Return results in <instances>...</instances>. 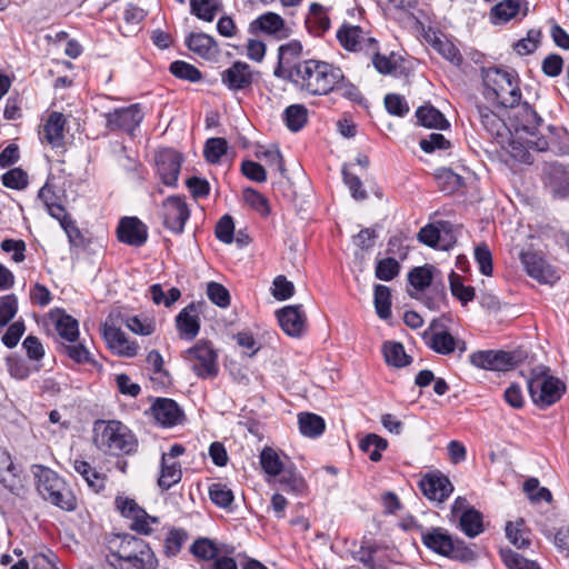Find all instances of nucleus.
<instances>
[{
	"label": "nucleus",
	"instance_id": "f257e3e1",
	"mask_svg": "<svg viewBox=\"0 0 569 569\" xmlns=\"http://www.w3.org/2000/svg\"><path fill=\"white\" fill-rule=\"evenodd\" d=\"M290 83L310 96H327L342 80V70L327 61L306 59L290 66Z\"/></svg>",
	"mask_w": 569,
	"mask_h": 569
},
{
	"label": "nucleus",
	"instance_id": "f03ea898",
	"mask_svg": "<svg viewBox=\"0 0 569 569\" xmlns=\"http://www.w3.org/2000/svg\"><path fill=\"white\" fill-rule=\"evenodd\" d=\"M93 443L106 455H133L138 440L132 431L119 420H97L93 423Z\"/></svg>",
	"mask_w": 569,
	"mask_h": 569
},
{
	"label": "nucleus",
	"instance_id": "7ed1b4c3",
	"mask_svg": "<svg viewBox=\"0 0 569 569\" xmlns=\"http://www.w3.org/2000/svg\"><path fill=\"white\" fill-rule=\"evenodd\" d=\"M111 557L119 563L118 566L108 559L109 563L116 569H124V565L134 569H156L158 559L149 545L140 538L131 535H121L117 540L110 542Z\"/></svg>",
	"mask_w": 569,
	"mask_h": 569
},
{
	"label": "nucleus",
	"instance_id": "20e7f679",
	"mask_svg": "<svg viewBox=\"0 0 569 569\" xmlns=\"http://www.w3.org/2000/svg\"><path fill=\"white\" fill-rule=\"evenodd\" d=\"M32 473L37 492L44 501L67 512L78 508L73 491L56 471L41 465H33Z\"/></svg>",
	"mask_w": 569,
	"mask_h": 569
},
{
	"label": "nucleus",
	"instance_id": "39448f33",
	"mask_svg": "<svg viewBox=\"0 0 569 569\" xmlns=\"http://www.w3.org/2000/svg\"><path fill=\"white\" fill-rule=\"evenodd\" d=\"M485 97L508 108L521 100L519 78L515 70L491 67L482 69Z\"/></svg>",
	"mask_w": 569,
	"mask_h": 569
},
{
	"label": "nucleus",
	"instance_id": "423d86ee",
	"mask_svg": "<svg viewBox=\"0 0 569 569\" xmlns=\"http://www.w3.org/2000/svg\"><path fill=\"white\" fill-rule=\"evenodd\" d=\"M419 530L423 546L437 555L461 562H470L477 558L472 548L442 527L426 529L420 526Z\"/></svg>",
	"mask_w": 569,
	"mask_h": 569
},
{
	"label": "nucleus",
	"instance_id": "0eeeda50",
	"mask_svg": "<svg viewBox=\"0 0 569 569\" xmlns=\"http://www.w3.org/2000/svg\"><path fill=\"white\" fill-rule=\"evenodd\" d=\"M549 368L537 366L531 369L527 388L532 402L539 409H547L558 402L566 392V385L549 373Z\"/></svg>",
	"mask_w": 569,
	"mask_h": 569
},
{
	"label": "nucleus",
	"instance_id": "6e6552de",
	"mask_svg": "<svg viewBox=\"0 0 569 569\" xmlns=\"http://www.w3.org/2000/svg\"><path fill=\"white\" fill-rule=\"evenodd\" d=\"M182 358L189 363L194 375L201 379H213L219 373L218 353L209 341H198L182 352Z\"/></svg>",
	"mask_w": 569,
	"mask_h": 569
},
{
	"label": "nucleus",
	"instance_id": "1a4fd4ad",
	"mask_svg": "<svg viewBox=\"0 0 569 569\" xmlns=\"http://www.w3.org/2000/svg\"><path fill=\"white\" fill-rule=\"evenodd\" d=\"M114 503L121 516L131 521L130 529L141 536H150L152 526L160 522L158 517L150 516L131 498L117 497Z\"/></svg>",
	"mask_w": 569,
	"mask_h": 569
},
{
	"label": "nucleus",
	"instance_id": "9d476101",
	"mask_svg": "<svg viewBox=\"0 0 569 569\" xmlns=\"http://www.w3.org/2000/svg\"><path fill=\"white\" fill-rule=\"evenodd\" d=\"M106 126L111 131H123L133 134V131L143 120V112L140 104L118 108L104 114Z\"/></svg>",
	"mask_w": 569,
	"mask_h": 569
},
{
	"label": "nucleus",
	"instance_id": "9b49d317",
	"mask_svg": "<svg viewBox=\"0 0 569 569\" xmlns=\"http://www.w3.org/2000/svg\"><path fill=\"white\" fill-rule=\"evenodd\" d=\"M422 339L426 346L438 355H451L457 348V338L447 330L441 319H433L431 321L428 329L423 332Z\"/></svg>",
	"mask_w": 569,
	"mask_h": 569
},
{
	"label": "nucleus",
	"instance_id": "f8f14e48",
	"mask_svg": "<svg viewBox=\"0 0 569 569\" xmlns=\"http://www.w3.org/2000/svg\"><path fill=\"white\" fill-rule=\"evenodd\" d=\"M221 83L231 91H247L251 89L259 76L258 71L242 61H234L228 69L221 72Z\"/></svg>",
	"mask_w": 569,
	"mask_h": 569
},
{
	"label": "nucleus",
	"instance_id": "ddd939ff",
	"mask_svg": "<svg viewBox=\"0 0 569 569\" xmlns=\"http://www.w3.org/2000/svg\"><path fill=\"white\" fill-rule=\"evenodd\" d=\"M161 214L167 229L174 233H182L190 211L183 198L170 196L162 202Z\"/></svg>",
	"mask_w": 569,
	"mask_h": 569
},
{
	"label": "nucleus",
	"instance_id": "4468645a",
	"mask_svg": "<svg viewBox=\"0 0 569 569\" xmlns=\"http://www.w3.org/2000/svg\"><path fill=\"white\" fill-rule=\"evenodd\" d=\"M509 108L512 109L509 121L517 133L535 136L538 132L543 120L532 106L519 101L515 107Z\"/></svg>",
	"mask_w": 569,
	"mask_h": 569
},
{
	"label": "nucleus",
	"instance_id": "2eb2a0df",
	"mask_svg": "<svg viewBox=\"0 0 569 569\" xmlns=\"http://www.w3.org/2000/svg\"><path fill=\"white\" fill-rule=\"evenodd\" d=\"M182 164V156L173 149L160 151L156 158L157 172L163 184L176 187Z\"/></svg>",
	"mask_w": 569,
	"mask_h": 569
},
{
	"label": "nucleus",
	"instance_id": "dca6fc26",
	"mask_svg": "<svg viewBox=\"0 0 569 569\" xmlns=\"http://www.w3.org/2000/svg\"><path fill=\"white\" fill-rule=\"evenodd\" d=\"M281 329L290 337L299 338L306 330L307 316L301 305L286 306L276 311Z\"/></svg>",
	"mask_w": 569,
	"mask_h": 569
},
{
	"label": "nucleus",
	"instance_id": "f3484780",
	"mask_svg": "<svg viewBox=\"0 0 569 569\" xmlns=\"http://www.w3.org/2000/svg\"><path fill=\"white\" fill-rule=\"evenodd\" d=\"M470 363L477 368L495 371L508 370L513 366V356L507 351L481 350L472 352Z\"/></svg>",
	"mask_w": 569,
	"mask_h": 569
},
{
	"label": "nucleus",
	"instance_id": "a211bd4d",
	"mask_svg": "<svg viewBox=\"0 0 569 569\" xmlns=\"http://www.w3.org/2000/svg\"><path fill=\"white\" fill-rule=\"evenodd\" d=\"M520 260L528 276L539 282L553 283L559 279L556 270L536 252H521Z\"/></svg>",
	"mask_w": 569,
	"mask_h": 569
},
{
	"label": "nucleus",
	"instance_id": "6ab92c4d",
	"mask_svg": "<svg viewBox=\"0 0 569 569\" xmlns=\"http://www.w3.org/2000/svg\"><path fill=\"white\" fill-rule=\"evenodd\" d=\"M337 39L348 51H369L376 49V40L368 37L359 26H341L337 31Z\"/></svg>",
	"mask_w": 569,
	"mask_h": 569
},
{
	"label": "nucleus",
	"instance_id": "aec40b11",
	"mask_svg": "<svg viewBox=\"0 0 569 569\" xmlns=\"http://www.w3.org/2000/svg\"><path fill=\"white\" fill-rule=\"evenodd\" d=\"M120 242L131 247H141L148 240V227L137 217H124L117 228Z\"/></svg>",
	"mask_w": 569,
	"mask_h": 569
},
{
	"label": "nucleus",
	"instance_id": "412c9836",
	"mask_svg": "<svg viewBox=\"0 0 569 569\" xmlns=\"http://www.w3.org/2000/svg\"><path fill=\"white\" fill-rule=\"evenodd\" d=\"M0 483L14 496L24 492V486L20 477L18 466L13 463L11 455L0 448Z\"/></svg>",
	"mask_w": 569,
	"mask_h": 569
},
{
	"label": "nucleus",
	"instance_id": "4be33fe9",
	"mask_svg": "<svg viewBox=\"0 0 569 569\" xmlns=\"http://www.w3.org/2000/svg\"><path fill=\"white\" fill-rule=\"evenodd\" d=\"M422 493L432 501L443 502L453 491V486L448 477L441 473H429L419 482Z\"/></svg>",
	"mask_w": 569,
	"mask_h": 569
},
{
	"label": "nucleus",
	"instance_id": "5701e85b",
	"mask_svg": "<svg viewBox=\"0 0 569 569\" xmlns=\"http://www.w3.org/2000/svg\"><path fill=\"white\" fill-rule=\"evenodd\" d=\"M152 417L162 427H173L183 419V411L180 406L169 398H157L151 408Z\"/></svg>",
	"mask_w": 569,
	"mask_h": 569
},
{
	"label": "nucleus",
	"instance_id": "b1692460",
	"mask_svg": "<svg viewBox=\"0 0 569 569\" xmlns=\"http://www.w3.org/2000/svg\"><path fill=\"white\" fill-rule=\"evenodd\" d=\"M248 31L251 34L264 33L276 36L278 39L288 37L283 18L274 12H266L252 20Z\"/></svg>",
	"mask_w": 569,
	"mask_h": 569
},
{
	"label": "nucleus",
	"instance_id": "393cba45",
	"mask_svg": "<svg viewBox=\"0 0 569 569\" xmlns=\"http://www.w3.org/2000/svg\"><path fill=\"white\" fill-rule=\"evenodd\" d=\"M176 327L181 338L192 340L200 330L198 307L191 302L176 317Z\"/></svg>",
	"mask_w": 569,
	"mask_h": 569
},
{
	"label": "nucleus",
	"instance_id": "a878e982",
	"mask_svg": "<svg viewBox=\"0 0 569 569\" xmlns=\"http://www.w3.org/2000/svg\"><path fill=\"white\" fill-rule=\"evenodd\" d=\"M66 119L61 112L53 111L49 114L42 130L39 132L41 141H46L53 148L62 147L64 139Z\"/></svg>",
	"mask_w": 569,
	"mask_h": 569
},
{
	"label": "nucleus",
	"instance_id": "bb28decb",
	"mask_svg": "<svg viewBox=\"0 0 569 569\" xmlns=\"http://www.w3.org/2000/svg\"><path fill=\"white\" fill-rule=\"evenodd\" d=\"M104 339L111 350L122 357H134L138 353V345L130 341L119 328L110 326L104 328Z\"/></svg>",
	"mask_w": 569,
	"mask_h": 569
},
{
	"label": "nucleus",
	"instance_id": "cd10ccee",
	"mask_svg": "<svg viewBox=\"0 0 569 569\" xmlns=\"http://www.w3.org/2000/svg\"><path fill=\"white\" fill-rule=\"evenodd\" d=\"M184 43L190 51L206 60H213L219 52L214 38L203 32L190 33Z\"/></svg>",
	"mask_w": 569,
	"mask_h": 569
},
{
	"label": "nucleus",
	"instance_id": "c85d7f7f",
	"mask_svg": "<svg viewBox=\"0 0 569 569\" xmlns=\"http://www.w3.org/2000/svg\"><path fill=\"white\" fill-rule=\"evenodd\" d=\"M547 187L555 199L569 198V167L552 164L548 171Z\"/></svg>",
	"mask_w": 569,
	"mask_h": 569
},
{
	"label": "nucleus",
	"instance_id": "c756f323",
	"mask_svg": "<svg viewBox=\"0 0 569 569\" xmlns=\"http://www.w3.org/2000/svg\"><path fill=\"white\" fill-rule=\"evenodd\" d=\"M440 271L432 264L426 263L415 267L408 272L409 283L418 291H423L431 286Z\"/></svg>",
	"mask_w": 569,
	"mask_h": 569
},
{
	"label": "nucleus",
	"instance_id": "7c9ffc66",
	"mask_svg": "<svg viewBox=\"0 0 569 569\" xmlns=\"http://www.w3.org/2000/svg\"><path fill=\"white\" fill-rule=\"evenodd\" d=\"M306 27L311 34L317 37L323 34L329 29L330 20L321 4L316 2L310 4L309 13L306 18Z\"/></svg>",
	"mask_w": 569,
	"mask_h": 569
},
{
	"label": "nucleus",
	"instance_id": "2f4dec72",
	"mask_svg": "<svg viewBox=\"0 0 569 569\" xmlns=\"http://www.w3.org/2000/svg\"><path fill=\"white\" fill-rule=\"evenodd\" d=\"M416 117L418 122L427 128L445 130L450 126L443 113L431 104L419 107L416 111Z\"/></svg>",
	"mask_w": 569,
	"mask_h": 569
},
{
	"label": "nucleus",
	"instance_id": "473e14b6",
	"mask_svg": "<svg viewBox=\"0 0 569 569\" xmlns=\"http://www.w3.org/2000/svg\"><path fill=\"white\" fill-rule=\"evenodd\" d=\"M73 468L76 472L83 478L88 487L92 489L94 492H100L101 490L104 489V475L98 472L94 468L91 467L89 462L84 460H74Z\"/></svg>",
	"mask_w": 569,
	"mask_h": 569
},
{
	"label": "nucleus",
	"instance_id": "72a5a7b5",
	"mask_svg": "<svg viewBox=\"0 0 569 569\" xmlns=\"http://www.w3.org/2000/svg\"><path fill=\"white\" fill-rule=\"evenodd\" d=\"M459 528L469 538H475L483 531L482 515L475 508H467L459 517Z\"/></svg>",
	"mask_w": 569,
	"mask_h": 569
},
{
	"label": "nucleus",
	"instance_id": "f704fd0d",
	"mask_svg": "<svg viewBox=\"0 0 569 569\" xmlns=\"http://www.w3.org/2000/svg\"><path fill=\"white\" fill-rule=\"evenodd\" d=\"M181 478L182 471L180 463L177 461H168L164 457H161L158 486L162 490H169L177 485Z\"/></svg>",
	"mask_w": 569,
	"mask_h": 569
},
{
	"label": "nucleus",
	"instance_id": "c9c22d12",
	"mask_svg": "<svg viewBox=\"0 0 569 569\" xmlns=\"http://www.w3.org/2000/svg\"><path fill=\"white\" fill-rule=\"evenodd\" d=\"M477 117L483 129L493 137H501L505 129V121L486 106H477Z\"/></svg>",
	"mask_w": 569,
	"mask_h": 569
},
{
	"label": "nucleus",
	"instance_id": "e433bc0d",
	"mask_svg": "<svg viewBox=\"0 0 569 569\" xmlns=\"http://www.w3.org/2000/svg\"><path fill=\"white\" fill-rule=\"evenodd\" d=\"M382 352L386 362L389 366L396 368H402L411 362V357L408 356L405 351V347L400 342L396 341H386L382 346Z\"/></svg>",
	"mask_w": 569,
	"mask_h": 569
},
{
	"label": "nucleus",
	"instance_id": "4c0bfd02",
	"mask_svg": "<svg viewBox=\"0 0 569 569\" xmlns=\"http://www.w3.org/2000/svg\"><path fill=\"white\" fill-rule=\"evenodd\" d=\"M298 423L300 432L309 438L321 436L326 429L325 420L311 412H301L298 415Z\"/></svg>",
	"mask_w": 569,
	"mask_h": 569
},
{
	"label": "nucleus",
	"instance_id": "58836bf2",
	"mask_svg": "<svg viewBox=\"0 0 569 569\" xmlns=\"http://www.w3.org/2000/svg\"><path fill=\"white\" fill-rule=\"evenodd\" d=\"M279 476L281 489L288 493L300 495L306 490L305 479L293 466L286 467Z\"/></svg>",
	"mask_w": 569,
	"mask_h": 569
},
{
	"label": "nucleus",
	"instance_id": "ea45409f",
	"mask_svg": "<svg viewBox=\"0 0 569 569\" xmlns=\"http://www.w3.org/2000/svg\"><path fill=\"white\" fill-rule=\"evenodd\" d=\"M506 536L508 540L518 549H525L530 546V532L526 528V523L522 519H519L516 522H507Z\"/></svg>",
	"mask_w": 569,
	"mask_h": 569
},
{
	"label": "nucleus",
	"instance_id": "a19ab883",
	"mask_svg": "<svg viewBox=\"0 0 569 569\" xmlns=\"http://www.w3.org/2000/svg\"><path fill=\"white\" fill-rule=\"evenodd\" d=\"M438 188L445 193H453L463 186V178L450 168H440L435 174Z\"/></svg>",
	"mask_w": 569,
	"mask_h": 569
},
{
	"label": "nucleus",
	"instance_id": "79ce46f5",
	"mask_svg": "<svg viewBox=\"0 0 569 569\" xmlns=\"http://www.w3.org/2000/svg\"><path fill=\"white\" fill-rule=\"evenodd\" d=\"M283 121L290 131L297 132L308 121V109L303 104H291L283 112Z\"/></svg>",
	"mask_w": 569,
	"mask_h": 569
},
{
	"label": "nucleus",
	"instance_id": "37998d69",
	"mask_svg": "<svg viewBox=\"0 0 569 569\" xmlns=\"http://www.w3.org/2000/svg\"><path fill=\"white\" fill-rule=\"evenodd\" d=\"M219 10L218 0H190V12L200 20L212 22Z\"/></svg>",
	"mask_w": 569,
	"mask_h": 569
},
{
	"label": "nucleus",
	"instance_id": "c03bdc74",
	"mask_svg": "<svg viewBox=\"0 0 569 569\" xmlns=\"http://www.w3.org/2000/svg\"><path fill=\"white\" fill-rule=\"evenodd\" d=\"M189 550L197 559L204 561L214 560L220 553L214 541L204 537L196 539Z\"/></svg>",
	"mask_w": 569,
	"mask_h": 569
},
{
	"label": "nucleus",
	"instance_id": "a18cd8bd",
	"mask_svg": "<svg viewBox=\"0 0 569 569\" xmlns=\"http://www.w3.org/2000/svg\"><path fill=\"white\" fill-rule=\"evenodd\" d=\"M260 465L262 470L269 476H278L286 468L279 453L270 448L266 447L260 452Z\"/></svg>",
	"mask_w": 569,
	"mask_h": 569
},
{
	"label": "nucleus",
	"instance_id": "49530a36",
	"mask_svg": "<svg viewBox=\"0 0 569 569\" xmlns=\"http://www.w3.org/2000/svg\"><path fill=\"white\" fill-rule=\"evenodd\" d=\"M373 302L376 312L381 319H388L391 316V291L389 287L376 284L373 291Z\"/></svg>",
	"mask_w": 569,
	"mask_h": 569
},
{
	"label": "nucleus",
	"instance_id": "de8ad7c7",
	"mask_svg": "<svg viewBox=\"0 0 569 569\" xmlns=\"http://www.w3.org/2000/svg\"><path fill=\"white\" fill-rule=\"evenodd\" d=\"M56 330L60 338L68 342H77L79 337V323L73 317L62 313L56 321Z\"/></svg>",
	"mask_w": 569,
	"mask_h": 569
},
{
	"label": "nucleus",
	"instance_id": "09e8293b",
	"mask_svg": "<svg viewBox=\"0 0 569 569\" xmlns=\"http://www.w3.org/2000/svg\"><path fill=\"white\" fill-rule=\"evenodd\" d=\"M188 540V532L182 528H171L166 536L163 551L167 557H176L184 542Z\"/></svg>",
	"mask_w": 569,
	"mask_h": 569
},
{
	"label": "nucleus",
	"instance_id": "8fccbe9b",
	"mask_svg": "<svg viewBox=\"0 0 569 569\" xmlns=\"http://www.w3.org/2000/svg\"><path fill=\"white\" fill-rule=\"evenodd\" d=\"M500 557L508 569H541L540 566L511 549H501Z\"/></svg>",
	"mask_w": 569,
	"mask_h": 569
},
{
	"label": "nucleus",
	"instance_id": "3c124183",
	"mask_svg": "<svg viewBox=\"0 0 569 569\" xmlns=\"http://www.w3.org/2000/svg\"><path fill=\"white\" fill-rule=\"evenodd\" d=\"M449 282L452 296L456 297L462 305H467L475 299V288L471 286H465L462 283L461 277L455 271L450 272Z\"/></svg>",
	"mask_w": 569,
	"mask_h": 569
},
{
	"label": "nucleus",
	"instance_id": "603ef678",
	"mask_svg": "<svg viewBox=\"0 0 569 569\" xmlns=\"http://www.w3.org/2000/svg\"><path fill=\"white\" fill-rule=\"evenodd\" d=\"M388 446L386 439L370 433L366 436L360 442V449L369 455L371 461H379L381 459V451Z\"/></svg>",
	"mask_w": 569,
	"mask_h": 569
},
{
	"label": "nucleus",
	"instance_id": "864d4df0",
	"mask_svg": "<svg viewBox=\"0 0 569 569\" xmlns=\"http://www.w3.org/2000/svg\"><path fill=\"white\" fill-rule=\"evenodd\" d=\"M432 47L453 66L459 67L462 63L463 58L459 49L450 40L436 38Z\"/></svg>",
	"mask_w": 569,
	"mask_h": 569
},
{
	"label": "nucleus",
	"instance_id": "5fc2aeb1",
	"mask_svg": "<svg viewBox=\"0 0 569 569\" xmlns=\"http://www.w3.org/2000/svg\"><path fill=\"white\" fill-rule=\"evenodd\" d=\"M210 500L220 508H229L233 502V492L224 483L216 482L209 487Z\"/></svg>",
	"mask_w": 569,
	"mask_h": 569
},
{
	"label": "nucleus",
	"instance_id": "6e6d98bb",
	"mask_svg": "<svg viewBox=\"0 0 569 569\" xmlns=\"http://www.w3.org/2000/svg\"><path fill=\"white\" fill-rule=\"evenodd\" d=\"M228 143L223 138H210L206 141L203 156L209 163H219L227 152Z\"/></svg>",
	"mask_w": 569,
	"mask_h": 569
},
{
	"label": "nucleus",
	"instance_id": "4d7b16f0",
	"mask_svg": "<svg viewBox=\"0 0 569 569\" xmlns=\"http://www.w3.org/2000/svg\"><path fill=\"white\" fill-rule=\"evenodd\" d=\"M169 70L174 77L190 82H198L202 78L201 72L194 66L181 60L173 61Z\"/></svg>",
	"mask_w": 569,
	"mask_h": 569
},
{
	"label": "nucleus",
	"instance_id": "13d9d810",
	"mask_svg": "<svg viewBox=\"0 0 569 569\" xmlns=\"http://www.w3.org/2000/svg\"><path fill=\"white\" fill-rule=\"evenodd\" d=\"M400 272L399 262L391 257L383 258L377 261L375 276L382 281H391Z\"/></svg>",
	"mask_w": 569,
	"mask_h": 569
},
{
	"label": "nucleus",
	"instance_id": "bf43d9fd",
	"mask_svg": "<svg viewBox=\"0 0 569 569\" xmlns=\"http://www.w3.org/2000/svg\"><path fill=\"white\" fill-rule=\"evenodd\" d=\"M18 300L14 295L0 298V330L6 327L17 315Z\"/></svg>",
	"mask_w": 569,
	"mask_h": 569
},
{
	"label": "nucleus",
	"instance_id": "052dcab7",
	"mask_svg": "<svg viewBox=\"0 0 569 569\" xmlns=\"http://www.w3.org/2000/svg\"><path fill=\"white\" fill-rule=\"evenodd\" d=\"M1 181L7 188L22 190L28 186V174L21 168H13L2 174Z\"/></svg>",
	"mask_w": 569,
	"mask_h": 569
},
{
	"label": "nucleus",
	"instance_id": "680f3d73",
	"mask_svg": "<svg viewBox=\"0 0 569 569\" xmlns=\"http://www.w3.org/2000/svg\"><path fill=\"white\" fill-rule=\"evenodd\" d=\"M61 350L77 363H93L91 353L83 343H62Z\"/></svg>",
	"mask_w": 569,
	"mask_h": 569
},
{
	"label": "nucleus",
	"instance_id": "e2e57ef3",
	"mask_svg": "<svg viewBox=\"0 0 569 569\" xmlns=\"http://www.w3.org/2000/svg\"><path fill=\"white\" fill-rule=\"evenodd\" d=\"M207 296L212 303L220 308H227L230 305V293L221 283L210 281L207 284Z\"/></svg>",
	"mask_w": 569,
	"mask_h": 569
},
{
	"label": "nucleus",
	"instance_id": "0e129e2a",
	"mask_svg": "<svg viewBox=\"0 0 569 569\" xmlns=\"http://www.w3.org/2000/svg\"><path fill=\"white\" fill-rule=\"evenodd\" d=\"M244 201L254 210L262 216H267L270 212L269 203L267 198L259 191L252 188H246L243 190Z\"/></svg>",
	"mask_w": 569,
	"mask_h": 569
},
{
	"label": "nucleus",
	"instance_id": "69168bd1",
	"mask_svg": "<svg viewBox=\"0 0 569 569\" xmlns=\"http://www.w3.org/2000/svg\"><path fill=\"white\" fill-rule=\"evenodd\" d=\"M214 234L223 243H231L234 238V222L231 216H222L216 224Z\"/></svg>",
	"mask_w": 569,
	"mask_h": 569
},
{
	"label": "nucleus",
	"instance_id": "338daca9",
	"mask_svg": "<svg viewBox=\"0 0 569 569\" xmlns=\"http://www.w3.org/2000/svg\"><path fill=\"white\" fill-rule=\"evenodd\" d=\"M475 260L478 263L479 271L483 276L492 274V254L489 247L486 243L478 244L475 248Z\"/></svg>",
	"mask_w": 569,
	"mask_h": 569
},
{
	"label": "nucleus",
	"instance_id": "774afa93",
	"mask_svg": "<svg viewBox=\"0 0 569 569\" xmlns=\"http://www.w3.org/2000/svg\"><path fill=\"white\" fill-rule=\"evenodd\" d=\"M520 7V0H505L492 8V14L503 21H509L519 13Z\"/></svg>",
	"mask_w": 569,
	"mask_h": 569
}]
</instances>
